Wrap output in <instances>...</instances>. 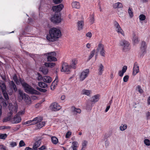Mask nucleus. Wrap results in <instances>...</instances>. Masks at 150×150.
<instances>
[{"label": "nucleus", "instance_id": "obj_1", "mask_svg": "<svg viewBox=\"0 0 150 150\" xmlns=\"http://www.w3.org/2000/svg\"><path fill=\"white\" fill-rule=\"evenodd\" d=\"M13 79L16 83L18 85L20 83L23 88L25 91L27 93L31 94L40 95V93L34 89V88L26 83L23 79L19 77L18 81L17 75L15 74L13 77Z\"/></svg>", "mask_w": 150, "mask_h": 150}, {"label": "nucleus", "instance_id": "obj_2", "mask_svg": "<svg viewBox=\"0 0 150 150\" xmlns=\"http://www.w3.org/2000/svg\"><path fill=\"white\" fill-rule=\"evenodd\" d=\"M64 8V5L62 4L52 6V9L55 12V14L51 18V22L54 24H58L60 23L62 20L61 18L62 13L61 11Z\"/></svg>", "mask_w": 150, "mask_h": 150}, {"label": "nucleus", "instance_id": "obj_3", "mask_svg": "<svg viewBox=\"0 0 150 150\" xmlns=\"http://www.w3.org/2000/svg\"><path fill=\"white\" fill-rule=\"evenodd\" d=\"M49 35L46 36L47 39L50 41L54 42L59 38L61 35L60 30L58 28H53L50 29L49 31Z\"/></svg>", "mask_w": 150, "mask_h": 150}, {"label": "nucleus", "instance_id": "obj_4", "mask_svg": "<svg viewBox=\"0 0 150 150\" xmlns=\"http://www.w3.org/2000/svg\"><path fill=\"white\" fill-rule=\"evenodd\" d=\"M18 99L19 102L23 100L27 104L31 103L30 98L27 94L24 93L20 89L18 90Z\"/></svg>", "mask_w": 150, "mask_h": 150}, {"label": "nucleus", "instance_id": "obj_5", "mask_svg": "<svg viewBox=\"0 0 150 150\" xmlns=\"http://www.w3.org/2000/svg\"><path fill=\"white\" fill-rule=\"evenodd\" d=\"M77 64V62L74 60H73L72 63L70 65H68L67 63H63L62 65L61 71L64 72L68 74L70 71L71 68L75 69L76 68V65Z\"/></svg>", "mask_w": 150, "mask_h": 150}, {"label": "nucleus", "instance_id": "obj_6", "mask_svg": "<svg viewBox=\"0 0 150 150\" xmlns=\"http://www.w3.org/2000/svg\"><path fill=\"white\" fill-rule=\"evenodd\" d=\"M42 120V117L38 116L34 118L32 120H28L26 122H24L23 125H25L29 124L28 126L34 125L37 124L38 122H41Z\"/></svg>", "mask_w": 150, "mask_h": 150}, {"label": "nucleus", "instance_id": "obj_7", "mask_svg": "<svg viewBox=\"0 0 150 150\" xmlns=\"http://www.w3.org/2000/svg\"><path fill=\"white\" fill-rule=\"evenodd\" d=\"M120 44L122 47L123 51L126 52L129 51L130 49V44L127 41L125 40H122L120 42Z\"/></svg>", "mask_w": 150, "mask_h": 150}, {"label": "nucleus", "instance_id": "obj_8", "mask_svg": "<svg viewBox=\"0 0 150 150\" xmlns=\"http://www.w3.org/2000/svg\"><path fill=\"white\" fill-rule=\"evenodd\" d=\"M0 86L2 90L3 96L6 99H9L8 94L6 91V87L4 83L2 81L1 82L0 81Z\"/></svg>", "mask_w": 150, "mask_h": 150}, {"label": "nucleus", "instance_id": "obj_9", "mask_svg": "<svg viewBox=\"0 0 150 150\" xmlns=\"http://www.w3.org/2000/svg\"><path fill=\"white\" fill-rule=\"evenodd\" d=\"M147 47L146 43L143 41L141 44V46L140 47L141 52L140 53V56L143 57L146 52V49Z\"/></svg>", "mask_w": 150, "mask_h": 150}, {"label": "nucleus", "instance_id": "obj_10", "mask_svg": "<svg viewBox=\"0 0 150 150\" xmlns=\"http://www.w3.org/2000/svg\"><path fill=\"white\" fill-rule=\"evenodd\" d=\"M89 70L88 69H86L85 71L82 72L80 74L79 76L80 80L82 81L84 80L88 76Z\"/></svg>", "mask_w": 150, "mask_h": 150}, {"label": "nucleus", "instance_id": "obj_11", "mask_svg": "<svg viewBox=\"0 0 150 150\" xmlns=\"http://www.w3.org/2000/svg\"><path fill=\"white\" fill-rule=\"evenodd\" d=\"M50 108L52 111H56L59 110L61 108V107L57 103L54 102L51 104Z\"/></svg>", "mask_w": 150, "mask_h": 150}, {"label": "nucleus", "instance_id": "obj_12", "mask_svg": "<svg viewBox=\"0 0 150 150\" xmlns=\"http://www.w3.org/2000/svg\"><path fill=\"white\" fill-rule=\"evenodd\" d=\"M100 50V55L102 56L105 57V51L104 50V45L101 43H99L98 44L96 51L99 52Z\"/></svg>", "mask_w": 150, "mask_h": 150}, {"label": "nucleus", "instance_id": "obj_13", "mask_svg": "<svg viewBox=\"0 0 150 150\" xmlns=\"http://www.w3.org/2000/svg\"><path fill=\"white\" fill-rule=\"evenodd\" d=\"M114 26L117 29L116 31L118 33H120L123 35H124V33L123 32V31L121 28L118 23L117 21H115L114 22Z\"/></svg>", "mask_w": 150, "mask_h": 150}, {"label": "nucleus", "instance_id": "obj_14", "mask_svg": "<svg viewBox=\"0 0 150 150\" xmlns=\"http://www.w3.org/2000/svg\"><path fill=\"white\" fill-rule=\"evenodd\" d=\"M139 71V66L137 63L135 62L134 63L133 68L132 74L133 75H135Z\"/></svg>", "mask_w": 150, "mask_h": 150}, {"label": "nucleus", "instance_id": "obj_15", "mask_svg": "<svg viewBox=\"0 0 150 150\" xmlns=\"http://www.w3.org/2000/svg\"><path fill=\"white\" fill-rule=\"evenodd\" d=\"M18 107L16 105H13L11 103L9 104L8 108L10 110H11L14 113H16L17 112Z\"/></svg>", "mask_w": 150, "mask_h": 150}, {"label": "nucleus", "instance_id": "obj_16", "mask_svg": "<svg viewBox=\"0 0 150 150\" xmlns=\"http://www.w3.org/2000/svg\"><path fill=\"white\" fill-rule=\"evenodd\" d=\"M21 119L19 115L16 114L14 117L13 119V123H19L21 121Z\"/></svg>", "mask_w": 150, "mask_h": 150}, {"label": "nucleus", "instance_id": "obj_17", "mask_svg": "<svg viewBox=\"0 0 150 150\" xmlns=\"http://www.w3.org/2000/svg\"><path fill=\"white\" fill-rule=\"evenodd\" d=\"M9 83L11 89H13L15 92L17 91V89L16 86L13 81H9Z\"/></svg>", "mask_w": 150, "mask_h": 150}, {"label": "nucleus", "instance_id": "obj_18", "mask_svg": "<svg viewBox=\"0 0 150 150\" xmlns=\"http://www.w3.org/2000/svg\"><path fill=\"white\" fill-rule=\"evenodd\" d=\"M40 71L42 72L44 74L46 75L48 72V69L45 66H43L40 68Z\"/></svg>", "mask_w": 150, "mask_h": 150}, {"label": "nucleus", "instance_id": "obj_19", "mask_svg": "<svg viewBox=\"0 0 150 150\" xmlns=\"http://www.w3.org/2000/svg\"><path fill=\"white\" fill-rule=\"evenodd\" d=\"M43 81L44 82L50 83L52 81V79L50 77L45 76H43Z\"/></svg>", "mask_w": 150, "mask_h": 150}, {"label": "nucleus", "instance_id": "obj_20", "mask_svg": "<svg viewBox=\"0 0 150 150\" xmlns=\"http://www.w3.org/2000/svg\"><path fill=\"white\" fill-rule=\"evenodd\" d=\"M77 25L78 30H81L83 29V27L84 25V22L82 21H79L77 23Z\"/></svg>", "mask_w": 150, "mask_h": 150}, {"label": "nucleus", "instance_id": "obj_21", "mask_svg": "<svg viewBox=\"0 0 150 150\" xmlns=\"http://www.w3.org/2000/svg\"><path fill=\"white\" fill-rule=\"evenodd\" d=\"M113 7L114 8H121L123 7V6L121 3L117 2L113 4Z\"/></svg>", "mask_w": 150, "mask_h": 150}, {"label": "nucleus", "instance_id": "obj_22", "mask_svg": "<svg viewBox=\"0 0 150 150\" xmlns=\"http://www.w3.org/2000/svg\"><path fill=\"white\" fill-rule=\"evenodd\" d=\"M44 65L47 67L52 68L55 65V64L52 62H45Z\"/></svg>", "mask_w": 150, "mask_h": 150}, {"label": "nucleus", "instance_id": "obj_23", "mask_svg": "<svg viewBox=\"0 0 150 150\" xmlns=\"http://www.w3.org/2000/svg\"><path fill=\"white\" fill-rule=\"evenodd\" d=\"M47 61H57V58L54 56L49 55L47 57Z\"/></svg>", "mask_w": 150, "mask_h": 150}, {"label": "nucleus", "instance_id": "obj_24", "mask_svg": "<svg viewBox=\"0 0 150 150\" xmlns=\"http://www.w3.org/2000/svg\"><path fill=\"white\" fill-rule=\"evenodd\" d=\"M41 143V140H40L36 141L33 145V149H38V148L40 146Z\"/></svg>", "mask_w": 150, "mask_h": 150}, {"label": "nucleus", "instance_id": "obj_25", "mask_svg": "<svg viewBox=\"0 0 150 150\" xmlns=\"http://www.w3.org/2000/svg\"><path fill=\"white\" fill-rule=\"evenodd\" d=\"M72 6L73 8H79L80 7V4L77 1L73 2L72 3Z\"/></svg>", "mask_w": 150, "mask_h": 150}, {"label": "nucleus", "instance_id": "obj_26", "mask_svg": "<svg viewBox=\"0 0 150 150\" xmlns=\"http://www.w3.org/2000/svg\"><path fill=\"white\" fill-rule=\"evenodd\" d=\"M99 95H96L92 97L91 98V101L92 102H97L99 99Z\"/></svg>", "mask_w": 150, "mask_h": 150}, {"label": "nucleus", "instance_id": "obj_27", "mask_svg": "<svg viewBox=\"0 0 150 150\" xmlns=\"http://www.w3.org/2000/svg\"><path fill=\"white\" fill-rule=\"evenodd\" d=\"M38 122L37 125V129H39L44 126L45 124V122Z\"/></svg>", "mask_w": 150, "mask_h": 150}, {"label": "nucleus", "instance_id": "obj_28", "mask_svg": "<svg viewBox=\"0 0 150 150\" xmlns=\"http://www.w3.org/2000/svg\"><path fill=\"white\" fill-rule=\"evenodd\" d=\"M104 66L102 64H100L99 66V68L98 69L99 72L98 74L99 75L102 74L103 72V71Z\"/></svg>", "mask_w": 150, "mask_h": 150}, {"label": "nucleus", "instance_id": "obj_29", "mask_svg": "<svg viewBox=\"0 0 150 150\" xmlns=\"http://www.w3.org/2000/svg\"><path fill=\"white\" fill-rule=\"evenodd\" d=\"M38 86L40 87L43 88H45L47 86V85L46 83L42 82H39L38 83Z\"/></svg>", "mask_w": 150, "mask_h": 150}, {"label": "nucleus", "instance_id": "obj_30", "mask_svg": "<svg viewBox=\"0 0 150 150\" xmlns=\"http://www.w3.org/2000/svg\"><path fill=\"white\" fill-rule=\"evenodd\" d=\"M51 141L52 143L54 144H56L58 142V139L55 136L52 137H51Z\"/></svg>", "mask_w": 150, "mask_h": 150}, {"label": "nucleus", "instance_id": "obj_31", "mask_svg": "<svg viewBox=\"0 0 150 150\" xmlns=\"http://www.w3.org/2000/svg\"><path fill=\"white\" fill-rule=\"evenodd\" d=\"M71 109L72 111L73 112H76L79 113H81V110L79 108H76L74 106H73L71 107Z\"/></svg>", "mask_w": 150, "mask_h": 150}, {"label": "nucleus", "instance_id": "obj_32", "mask_svg": "<svg viewBox=\"0 0 150 150\" xmlns=\"http://www.w3.org/2000/svg\"><path fill=\"white\" fill-rule=\"evenodd\" d=\"M78 144V142L76 141H74L72 142V145L71 146V147L73 149V150H77L76 148L78 147L77 146Z\"/></svg>", "mask_w": 150, "mask_h": 150}, {"label": "nucleus", "instance_id": "obj_33", "mask_svg": "<svg viewBox=\"0 0 150 150\" xmlns=\"http://www.w3.org/2000/svg\"><path fill=\"white\" fill-rule=\"evenodd\" d=\"M5 100L4 99V100H2L0 102L5 107L7 106L8 103L7 100L8 99H6L5 98Z\"/></svg>", "mask_w": 150, "mask_h": 150}, {"label": "nucleus", "instance_id": "obj_34", "mask_svg": "<svg viewBox=\"0 0 150 150\" xmlns=\"http://www.w3.org/2000/svg\"><path fill=\"white\" fill-rule=\"evenodd\" d=\"M127 128V125L126 124H122L120 127V130L122 131H123L126 129Z\"/></svg>", "mask_w": 150, "mask_h": 150}, {"label": "nucleus", "instance_id": "obj_35", "mask_svg": "<svg viewBox=\"0 0 150 150\" xmlns=\"http://www.w3.org/2000/svg\"><path fill=\"white\" fill-rule=\"evenodd\" d=\"M88 142L86 140L83 141V142L82 144L81 149L82 150H85V148L86 147L87 144Z\"/></svg>", "mask_w": 150, "mask_h": 150}, {"label": "nucleus", "instance_id": "obj_36", "mask_svg": "<svg viewBox=\"0 0 150 150\" xmlns=\"http://www.w3.org/2000/svg\"><path fill=\"white\" fill-rule=\"evenodd\" d=\"M133 41L134 44H137L139 42V40H138V38L135 35L133 36Z\"/></svg>", "mask_w": 150, "mask_h": 150}, {"label": "nucleus", "instance_id": "obj_37", "mask_svg": "<svg viewBox=\"0 0 150 150\" xmlns=\"http://www.w3.org/2000/svg\"><path fill=\"white\" fill-rule=\"evenodd\" d=\"M91 91L87 90H83V94L89 96L90 93Z\"/></svg>", "mask_w": 150, "mask_h": 150}, {"label": "nucleus", "instance_id": "obj_38", "mask_svg": "<svg viewBox=\"0 0 150 150\" xmlns=\"http://www.w3.org/2000/svg\"><path fill=\"white\" fill-rule=\"evenodd\" d=\"M96 52V50L94 49L91 52L90 55L89 56L88 60H90L94 56Z\"/></svg>", "mask_w": 150, "mask_h": 150}, {"label": "nucleus", "instance_id": "obj_39", "mask_svg": "<svg viewBox=\"0 0 150 150\" xmlns=\"http://www.w3.org/2000/svg\"><path fill=\"white\" fill-rule=\"evenodd\" d=\"M58 81V76H57L56 77L55 79L52 82V86L54 85V86H55V85H57Z\"/></svg>", "mask_w": 150, "mask_h": 150}, {"label": "nucleus", "instance_id": "obj_40", "mask_svg": "<svg viewBox=\"0 0 150 150\" xmlns=\"http://www.w3.org/2000/svg\"><path fill=\"white\" fill-rule=\"evenodd\" d=\"M136 89L141 94L143 92V90L142 89L141 86L139 85H138L137 86Z\"/></svg>", "mask_w": 150, "mask_h": 150}, {"label": "nucleus", "instance_id": "obj_41", "mask_svg": "<svg viewBox=\"0 0 150 150\" xmlns=\"http://www.w3.org/2000/svg\"><path fill=\"white\" fill-rule=\"evenodd\" d=\"M7 136L6 134H0V139H5L7 137Z\"/></svg>", "mask_w": 150, "mask_h": 150}, {"label": "nucleus", "instance_id": "obj_42", "mask_svg": "<svg viewBox=\"0 0 150 150\" xmlns=\"http://www.w3.org/2000/svg\"><path fill=\"white\" fill-rule=\"evenodd\" d=\"M132 9L131 8H129L128 9V12L129 14V16L131 17H132L133 16V13L132 11Z\"/></svg>", "mask_w": 150, "mask_h": 150}, {"label": "nucleus", "instance_id": "obj_43", "mask_svg": "<svg viewBox=\"0 0 150 150\" xmlns=\"http://www.w3.org/2000/svg\"><path fill=\"white\" fill-rule=\"evenodd\" d=\"M144 144L146 146H149L150 145V141L148 139H145L144 140Z\"/></svg>", "mask_w": 150, "mask_h": 150}, {"label": "nucleus", "instance_id": "obj_44", "mask_svg": "<svg viewBox=\"0 0 150 150\" xmlns=\"http://www.w3.org/2000/svg\"><path fill=\"white\" fill-rule=\"evenodd\" d=\"M37 75L38 76V81H41L43 80V77L42 75L39 73H38Z\"/></svg>", "mask_w": 150, "mask_h": 150}, {"label": "nucleus", "instance_id": "obj_45", "mask_svg": "<svg viewBox=\"0 0 150 150\" xmlns=\"http://www.w3.org/2000/svg\"><path fill=\"white\" fill-rule=\"evenodd\" d=\"M36 89L39 91L43 93L47 91V90L46 89H42L38 87H37Z\"/></svg>", "mask_w": 150, "mask_h": 150}, {"label": "nucleus", "instance_id": "obj_46", "mask_svg": "<svg viewBox=\"0 0 150 150\" xmlns=\"http://www.w3.org/2000/svg\"><path fill=\"white\" fill-rule=\"evenodd\" d=\"M139 18L141 21H144L146 18V17L144 15L142 14L139 16Z\"/></svg>", "mask_w": 150, "mask_h": 150}, {"label": "nucleus", "instance_id": "obj_47", "mask_svg": "<svg viewBox=\"0 0 150 150\" xmlns=\"http://www.w3.org/2000/svg\"><path fill=\"white\" fill-rule=\"evenodd\" d=\"M25 144L24 141L23 140H21L19 143V146L22 147L25 146Z\"/></svg>", "mask_w": 150, "mask_h": 150}, {"label": "nucleus", "instance_id": "obj_48", "mask_svg": "<svg viewBox=\"0 0 150 150\" xmlns=\"http://www.w3.org/2000/svg\"><path fill=\"white\" fill-rule=\"evenodd\" d=\"M94 16L93 15H92L90 17V18L89 20V21L91 24H93L94 22Z\"/></svg>", "mask_w": 150, "mask_h": 150}, {"label": "nucleus", "instance_id": "obj_49", "mask_svg": "<svg viewBox=\"0 0 150 150\" xmlns=\"http://www.w3.org/2000/svg\"><path fill=\"white\" fill-rule=\"evenodd\" d=\"M10 128H11V127L10 126H1L0 127V129H10Z\"/></svg>", "mask_w": 150, "mask_h": 150}, {"label": "nucleus", "instance_id": "obj_50", "mask_svg": "<svg viewBox=\"0 0 150 150\" xmlns=\"http://www.w3.org/2000/svg\"><path fill=\"white\" fill-rule=\"evenodd\" d=\"M46 55H49L51 56H55L56 55V53L54 52H49L48 53H46L45 54Z\"/></svg>", "mask_w": 150, "mask_h": 150}, {"label": "nucleus", "instance_id": "obj_51", "mask_svg": "<svg viewBox=\"0 0 150 150\" xmlns=\"http://www.w3.org/2000/svg\"><path fill=\"white\" fill-rule=\"evenodd\" d=\"M129 76L128 75L125 76L123 78V81L124 82H127L129 79Z\"/></svg>", "mask_w": 150, "mask_h": 150}, {"label": "nucleus", "instance_id": "obj_52", "mask_svg": "<svg viewBox=\"0 0 150 150\" xmlns=\"http://www.w3.org/2000/svg\"><path fill=\"white\" fill-rule=\"evenodd\" d=\"M62 0H53L54 3L55 4H58L61 3Z\"/></svg>", "mask_w": 150, "mask_h": 150}, {"label": "nucleus", "instance_id": "obj_53", "mask_svg": "<svg viewBox=\"0 0 150 150\" xmlns=\"http://www.w3.org/2000/svg\"><path fill=\"white\" fill-rule=\"evenodd\" d=\"M47 149L46 146L44 145L42 146L41 147L38 148V149L40 150H46Z\"/></svg>", "mask_w": 150, "mask_h": 150}, {"label": "nucleus", "instance_id": "obj_54", "mask_svg": "<svg viewBox=\"0 0 150 150\" xmlns=\"http://www.w3.org/2000/svg\"><path fill=\"white\" fill-rule=\"evenodd\" d=\"M10 145L12 147H13L17 145V143L16 142H13L11 143Z\"/></svg>", "mask_w": 150, "mask_h": 150}, {"label": "nucleus", "instance_id": "obj_55", "mask_svg": "<svg viewBox=\"0 0 150 150\" xmlns=\"http://www.w3.org/2000/svg\"><path fill=\"white\" fill-rule=\"evenodd\" d=\"M146 117L147 120L150 119V112H147L146 113Z\"/></svg>", "mask_w": 150, "mask_h": 150}, {"label": "nucleus", "instance_id": "obj_56", "mask_svg": "<svg viewBox=\"0 0 150 150\" xmlns=\"http://www.w3.org/2000/svg\"><path fill=\"white\" fill-rule=\"evenodd\" d=\"M124 73L122 71H119L118 73V74L119 76L120 77H122Z\"/></svg>", "mask_w": 150, "mask_h": 150}, {"label": "nucleus", "instance_id": "obj_57", "mask_svg": "<svg viewBox=\"0 0 150 150\" xmlns=\"http://www.w3.org/2000/svg\"><path fill=\"white\" fill-rule=\"evenodd\" d=\"M127 69V67L126 66H125L123 67L121 71L125 73Z\"/></svg>", "mask_w": 150, "mask_h": 150}, {"label": "nucleus", "instance_id": "obj_58", "mask_svg": "<svg viewBox=\"0 0 150 150\" xmlns=\"http://www.w3.org/2000/svg\"><path fill=\"white\" fill-rule=\"evenodd\" d=\"M71 135V132H68L66 134V138H69V136Z\"/></svg>", "mask_w": 150, "mask_h": 150}, {"label": "nucleus", "instance_id": "obj_59", "mask_svg": "<svg viewBox=\"0 0 150 150\" xmlns=\"http://www.w3.org/2000/svg\"><path fill=\"white\" fill-rule=\"evenodd\" d=\"M10 118L9 117H6V118H4V119H3V122H6L8 121H9L10 120Z\"/></svg>", "mask_w": 150, "mask_h": 150}, {"label": "nucleus", "instance_id": "obj_60", "mask_svg": "<svg viewBox=\"0 0 150 150\" xmlns=\"http://www.w3.org/2000/svg\"><path fill=\"white\" fill-rule=\"evenodd\" d=\"M0 149L1 150H6V147L3 144L0 145Z\"/></svg>", "mask_w": 150, "mask_h": 150}, {"label": "nucleus", "instance_id": "obj_61", "mask_svg": "<svg viewBox=\"0 0 150 150\" xmlns=\"http://www.w3.org/2000/svg\"><path fill=\"white\" fill-rule=\"evenodd\" d=\"M86 36L87 37H89V38H91L92 35V34L91 33L88 32L86 34Z\"/></svg>", "mask_w": 150, "mask_h": 150}, {"label": "nucleus", "instance_id": "obj_62", "mask_svg": "<svg viewBox=\"0 0 150 150\" xmlns=\"http://www.w3.org/2000/svg\"><path fill=\"white\" fill-rule=\"evenodd\" d=\"M2 94L3 93L0 91V102L2 100H4V99L2 97Z\"/></svg>", "mask_w": 150, "mask_h": 150}, {"label": "nucleus", "instance_id": "obj_63", "mask_svg": "<svg viewBox=\"0 0 150 150\" xmlns=\"http://www.w3.org/2000/svg\"><path fill=\"white\" fill-rule=\"evenodd\" d=\"M110 105H109L108 106H107L105 110V112H107L108 110H109V108H110Z\"/></svg>", "mask_w": 150, "mask_h": 150}, {"label": "nucleus", "instance_id": "obj_64", "mask_svg": "<svg viewBox=\"0 0 150 150\" xmlns=\"http://www.w3.org/2000/svg\"><path fill=\"white\" fill-rule=\"evenodd\" d=\"M24 113H25V111H21L19 112L17 114L18 115V114H19V115H19L23 114Z\"/></svg>", "mask_w": 150, "mask_h": 150}]
</instances>
